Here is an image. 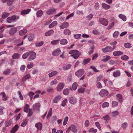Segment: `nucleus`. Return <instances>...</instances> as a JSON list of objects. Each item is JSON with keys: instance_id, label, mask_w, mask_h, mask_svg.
Wrapping results in <instances>:
<instances>
[{"instance_id": "obj_43", "label": "nucleus", "mask_w": 133, "mask_h": 133, "mask_svg": "<svg viewBox=\"0 0 133 133\" xmlns=\"http://www.w3.org/2000/svg\"><path fill=\"white\" fill-rule=\"evenodd\" d=\"M37 17H41L43 14V11L41 10H39L37 12Z\"/></svg>"}, {"instance_id": "obj_54", "label": "nucleus", "mask_w": 133, "mask_h": 133, "mask_svg": "<svg viewBox=\"0 0 133 133\" xmlns=\"http://www.w3.org/2000/svg\"><path fill=\"white\" fill-rule=\"evenodd\" d=\"M95 48L94 45H92L90 48V49L91 50L89 51V55L92 54L94 52V49Z\"/></svg>"}, {"instance_id": "obj_13", "label": "nucleus", "mask_w": 133, "mask_h": 133, "mask_svg": "<svg viewBox=\"0 0 133 133\" xmlns=\"http://www.w3.org/2000/svg\"><path fill=\"white\" fill-rule=\"evenodd\" d=\"M69 26V23L68 22L63 23L59 27L61 29H63L68 27Z\"/></svg>"}, {"instance_id": "obj_37", "label": "nucleus", "mask_w": 133, "mask_h": 133, "mask_svg": "<svg viewBox=\"0 0 133 133\" xmlns=\"http://www.w3.org/2000/svg\"><path fill=\"white\" fill-rule=\"evenodd\" d=\"M59 39L54 40L51 41V44L53 45H56L59 42Z\"/></svg>"}, {"instance_id": "obj_45", "label": "nucleus", "mask_w": 133, "mask_h": 133, "mask_svg": "<svg viewBox=\"0 0 133 133\" xmlns=\"http://www.w3.org/2000/svg\"><path fill=\"white\" fill-rule=\"evenodd\" d=\"M52 108H50L48 113V115H47L46 118H48L50 116H51V115H52Z\"/></svg>"}, {"instance_id": "obj_59", "label": "nucleus", "mask_w": 133, "mask_h": 133, "mask_svg": "<svg viewBox=\"0 0 133 133\" xmlns=\"http://www.w3.org/2000/svg\"><path fill=\"white\" fill-rule=\"evenodd\" d=\"M90 68L96 72H97L99 71L94 66H91L90 67Z\"/></svg>"}, {"instance_id": "obj_3", "label": "nucleus", "mask_w": 133, "mask_h": 133, "mask_svg": "<svg viewBox=\"0 0 133 133\" xmlns=\"http://www.w3.org/2000/svg\"><path fill=\"white\" fill-rule=\"evenodd\" d=\"M108 94V92L107 90L103 89L100 91L99 94L101 96L103 97L106 96Z\"/></svg>"}, {"instance_id": "obj_22", "label": "nucleus", "mask_w": 133, "mask_h": 133, "mask_svg": "<svg viewBox=\"0 0 133 133\" xmlns=\"http://www.w3.org/2000/svg\"><path fill=\"white\" fill-rule=\"evenodd\" d=\"M35 126L38 129L41 130L42 129V124L40 122L35 124Z\"/></svg>"}, {"instance_id": "obj_6", "label": "nucleus", "mask_w": 133, "mask_h": 133, "mask_svg": "<svg viewBox=\"0 0 133 133\" xmlns=\"http://www.w3.org/2000/svg\"><path fill=\"white\" fill-rule=\"evenodd\" d=\"M103 52L104 53L110 52H111V46H108L102 49Z\"/></svg>"}, {"instance_id": "obj_7", "label": "nucleus", "mask_w": 133, "mask_h": 133, "mask_svg": "<svg viewBox=\"0 0 133 133\" xmlns=\"http://www.w3.org/2000/svg\"><path fill=\"white\" fill-rule=\"evenodd\" d=\"M41 105L39 103H36L33 105V109L39 111Z\"/></svg>"}, {"instance_id": "obj_16", "label": "nucleus", "mask_w": 133, "mask_h": 133, "mask_svg": "<svg viewBox=\"0 0 133 133\" xmlns=\"http://www.w3.org/2000/svg\"><path fill=\"white\" fill-rule=\"evenodd\" d=\"M113 55L115 56H118L123 54V52L120 51H116L113 53Z\"/></svg>"}, {"instance_id": "obj_32", "label": "nucleus", "mask_w": 133, "mask_h": 133, "mask_svg": "<svg viewBox=\"0 0 133 133\" xmlns=\"http://www.w3.org/2000/svg\"><path fill=\"white\" fill-rule=\"evenodd\" d=\"M91 59L90 58H88L87 59L84 60L82 64L84 65H85L89 63Z\"/></svg>"}, {"instance_id": "obj_19", "label": "nucleus", "mask_w": 133, "mask_h": 133, "mask_svg": "<svg viewBox=\"0 0 133 133\" xmlns=\"http://www.w3.org/2000/svg\"><path fill=\"white\" fill-rule=\"evenodd\" d=\"M16 17H8L7 19V21L9 23L15 21Z\"/></svg>"}, {"instance_id": "obj_42", "label": "nucleus", "mask_w": 133, "mask_h": 133, "mask_svg": "<svg viewBox=\"0 0 133 133\" xmlns=\"http://www.w3.org/2000/svg\"><path fill=\"white\" fill-rule=\"evenodd\" d=\"M119 114V111L116 110L115 111L112 112V116L113 117H115L118 115Z\"/></svg>"}, {"instance_id": "obj_39", "label": "nucleus", "mask_w": 133, "mask_h": 133, "mask_svg": "<svg viewBox=\"0 0 133 133\" xmlns=\"http://www.w3.org/2000/svg\"><path fill=\"white\" fill-rule=\"evenodd\" d=\"M11 72V70L10 69H7L5 70L3 72V74L7 75L9 74Z\"/></svg>"}, {"instance_id": "obj_34", "label": "nucleus", "mask_w": 133, "mask_h": 133, "mask_svg": "<svg viewBox=\"0 0 133 133\" xmlns=\"http://www.w3.org/2000/svg\"><path fill=\"white\" fill-rule=\"evenodd\" d=\"M64 33L66 35H69L71 34V32L69 29H67L64 30Z\"/></svg>"}, {"instance_id": "obj_52", "label": "nucleus", "mask_w": 133, "mask_h": 133, "mask_svg": "<svg viewBox=\"0 0 133 133\" xmlns=\"http://www.w3.org/2000/svg\"><path fill=\"white\" fill-rule=\"evenodd\" d=\"M109 103L107 102H105L102 105V107L104 108H105V107H109Z\"/></svg>"}, {"instance_id": "obj_21", "label": "nucleus", "mask_w": 133, "mask_h": 133, "mask_svg": "<svg viewBox=\"0 0 133 133\" xmlns=\"http://www.w3.org/2000/svg\"><path fill=\"white\" fill-rule=\"evenodd\" d=\"M102 6L103 8L106 10H107L110 8V6L107 5L105 3H102Z\"/></svg>"}, {"instance_id": "obj_1", "label": "nucleus", "mask_w": 133, "mask_h": 133, "mask_svg": "<svg viewBox=\"0 0 133 133\" xmlns=\"http://www.w3.org/2000/svg\"><path fill=\"white\" fill-rule=\"evenodd\" d=\"M69 54L72 55L71 56L73 57L75 59L77 58L80 56L79 51L77 50H71L69 52Z\"/></svg>"}, {"instance_id": "obj_56", "label": "nucleus", "mask_w": 133, "mask_h": 133, "mask_svg": "<svg viewBox=\"0 0 133 133\" xmlns=\"http://www.w3.org/2000/svg\"><path fill=\"white\" fill-rule=\"evenodd\" d=\"M124 46L127 48H129L131 47V45L129 43H124Z\"/></svg>"}, {"instance_id": "obj_46", "label": "nucleus", "mask_w": 133, "mask_h": 133, "mask_svg": "<svg viewBox=\"0 0 133 133\" xmlns=\"http://www.w3.org/2000/svg\"><path fill=\"white\" fill-rule=\"evenodd\" d=\"M114 22H112L110 24V25H109L107 28L108 30H109L111 28H113L114 25Z\"/></svg>"}, {"instance_id": "obj_49", "label": "nucleus", "mask_w": 133, "mask_h": 133, "mask_svg": "<svg viewBox=\"0 0 133 133\" xmlns=\"http://www.w3.org/2000/svg\"><path fill=\"white\" fill-rule=\"evenodd\" d=\"M97 87L99 89H101L103 87L101 83L100 82H97L96 84Z\"/></svg>"}, {"instance_id": "obj_50", "label": "nucleus", "mask_w": 133, "mask_h": 133, "mask_svg": "<svg viewBox=\"0 0 133 133\" xmlns=\"http://www.w3.org/2000/svg\"><path fill=\"white\" fill-rule=\"evenodd\" d=\"M29 52H26L23 55H22V58L23 59H26L28 57V56L29 55Z\"/></svg>"}, {"instance_id": "obj_8", "label": "nucleus", "mask_w": 133, "mask_h": 133, "mask_svg": "<svg viewBox=\"0 0 133 133\" xmlns=\"http://www.w3.org/2000/svg\"><path fill=\"white\" fill-rule=\"evenodd\" d=\"M100 22L102 24L105 26L108 25V22L106 19L102 18H101L99 19Z\"/></svg>"}, {"instance_id": "obj_30", "label": "nucleus", "mask_w": 133, "mask_h": 133, "mask_svg": "<svg viewBox=\"0 0 133 133\" xmlns=\"http://www.w3.org/2000/svg\"><path fill=\"white\" fill-rule=\"evenodd\" d=\"M68 43L67 40L65 39H62L60 42V43L62 45L66 44Z\"/></svg>"}, {"instance_id": "obj_5", "label": "nucleus", "mask_w": 133, "mask_h": 133, "mask_svg": "<svg viewBox=\"0 0 133 133\" xmlns=\"http://www.w3.org/2000/svg\"><path fill=\"white\" fill-rule=\"evenodd\" d=\"M65 86V84L64 83L60 82L59 83L57 87V90L58 91H62Z\"/></svg>"}, {"instance_id": "obj_28", "label": "nucleus", "mask_w": 133, "mask_h": 133, "mask_svg": "<svg viewBox=\"0 0 133 133\" xmlns=\"http://www.w3.org/2000/svg\"><path fill=\"white\" fill-rule=\"evenodd\" d=\"M55 11V9H51L48 10L46 12V13L48 15H51L54 13Z\"/></svg>"}, {"instance_id": "obj_48", "label": "nucleus", "mask_w": 133, "mask_h": 133, "mask_svg": "<svg viewBox=\"0 0 133 133\" xmlns=\"http://www.w3.org/2000/svg\"><path fill=\"white\" fill-rule=\"evenodd\" d=\"M118 103L116 101H113L112 102V107L114 108L117 106L118 105Z\"/></svg>"}, {"instance_id": "obj_36", "label": "nucleus", "mask_w": 133, "mask_h": 133, "mask_svg": "<svg viewBox=\"0 0 133 133\" xmlns=\"http://www.w3.org/2000/svg\"><path fill=\"white\" fill-rule=\"evenodd\" d=\"M97 131V130L96 129L91 128H90L89 130L88 131L89 132H91V133H96Z\"/></svg>"}, {"instance_id": "obj_2", "label": "nucleus", "mask_w": 133, "mask_h": 133, "mask_svg": "<svg viewBox=\"0 0 133 133\" xmlns=\"http://www.w3.org/2000/svg\"><path fill=\"white\" fill-rule=\"evenodd\" d=\"M29 54L30 55V57L28 58V59L29 61H31L35 59L36 56V54L32 51H30L29 52Z\"/></svg>"}, {"instance_id": "obj_44", "label": "nucleus", "mask_w": 133, "mask_h": 133, "mask_svg": "<svg viewBox=\"0 0 133 133\" xmlns=\"http://www.w3.org/2000/svg\"><path fill=\"white\" fill-rule=\"evenodd\" d=\"M68 117L67 116H66L65 118L63 124V125H65L66 124L68 120Z\"/></svg>"}, {"instance_id": "obj_58", "label": "nucleus", "mask_w": 133, "mask_h": 133, "mask_svg": "<svg viewBox=\"0 0 133 133\" xmlns=\"http://www.w3.org/2000/svg\"><path fill=\"white\" fill-rule=\"evenodd\" d=\"M90 124V122L88 120H86L84 123V125L85 127H88Z\"/></svg>"}, {"instance_id": "obj_55", "label": "nucleus", "mask_w": 133, "mask_h": 133, "mask_svg": "<svg viewBox=\"0 0 133 133\" xmlns=\"http://www.w3.org/2000/svg\"><path fill=\"white\" fill-rule=\"evenodd\" d=\"M95 124L96 126L97 127L99 130H101V127L100 126L99 123L98 122H96L95 123Z\"/></svg>"}, {"instance_id": "obj_35", "label": "nucleus", "mask_w": 133, "mask_h": 133, "mask_svg": "<svg viewBox=\"0 0 133 133\" xmlns=\"http://www.w3.org/2000/svg\"><path fill=\"white\" fill-rule=\"evenodd\" d=\"M57 73V72L56 71H54L51 72L48 75L50 77H51L54 76Z\"/></svg>"}, {"instance_id": "obj_63", "label": "nucleus", "mask_w": 133, "mask_h": 133, "mask_svg": "<svg viewBox=\"0 0 133 133\" xmlns=\"http://www.w3.org/2000/svg\"><path fill=\"white\" fill-rule=\"evenodd\" d=\"M13 1L14 0H8L7 4L8 5H10L12 4Z\"/></svg>"}, {"instance_id": "obj_60", "label": "nucleus", "mask_w": 133, "mask_h": 133, "mask_svg": "<svg viewBox=\"0 0 133 133\" xmlns=\"http://www.w3.org/2000/svg\"><path fill=\"white\" fill-rule=\"evenodd\" d=\"M5 109L4 107L3 106L0 107V115H2L3 114V110Z\"/></svg>"}, {"instance_id": "obj_27", "label": "nucleus", "mask_w": 133, "mask_h": 133, "mask_svg": "<svg viewBox=\"0 0 133 133\" xmlns=\"http://www.w3.org/2000/svg\"><path fill=\"white\" fill-rule=\"evenodd\" d=\"M71 65L70 64H69L66 65L64 66L63 67V68L64 70H66L70 69L71 68Z\"/></svg>"}, {"instance_id": "obj_20", "label": "nucleus", "mask_w": 133, "mask_h": 133, "mask_svg": "<svg viewBox=\"0 0 133 133\" xmlns=\"http://www.w3.org/2000/svg\"><path fill=\"white\" fill-rule=\"evenodd\" d=\"M30 11L31 9H28L26 10H24L21 12V14L22 15L27 14L30 12Z\"/></svg>"}, {"instance_id": "obj_61", "label": "nucleus", "mask_w": 133, "mask_h": 133, "mask_svg": "<svg viewBox=\"0 0 133 133\" xmlns=\"http://www.w3.org/2000/svg\"><path fill=\"white\" fill-rule=\"evenodd\" d=\"M81 34H77L74 35V37L76 39H78L81 37Z\"/></svg>"}, {"instance_id": "obj_14", "label": "nucleus", "mask_w": 133, "mask_h": 133, "mask_svg": "<svg viewBox=\"0 0 133 133\" xmlns=\"http://www.w3.org/2000/svg\"><path fill=\"white\" fill-rule=\"evenodd\" d=\"M61 99V96L59 95L56 96L54 99L53 101V102L54 103H57Z\"/></svg>"}, {"instance_id": "obj_24", "label": "nucleus", "mask_w": 133, "mask_h": 133, "mask_svg": "<svg viewBox=\"0 0 133 133\" xmlns=\"http://www.w3.org/2000/svg\"><path fill=\"white\" fill-rule=\"evenodd\" d=\"M71 130L74 132H77V130L76 126L74 125H72L70 127Z\"/></svg>"}, {"instance_id": "obj_47", "label": "nucleus", "mask_w": 133, "mask_h": 133, "mask_svg": "<svg viewBox=\"0 0 133 133\" xmlns=\"http://www.w3.org/2000/svg\"><path fill=\"white\" fill-rule=\"evenodd\" d=\"M85 90V89L83 88H79L78 90V92L82 94L84 93Z\"/></svg>"}, {"instance_id": "obj_57", "label": "nucleus", "mask_w": 133, "mask_h": 133, "mask_svg": "<svg viewBox=\"0 0 133 133\" xmlns=\"http://www.w3.org/2000/svg\"><path fill=\"white\" fill-rule=\"evenodd\" d=\"M128 123L126 122H124L122 124L121 127L123 129H126Z\"/></svg>"}, {"instance_id": "obj_41", "label": "nucleus", "mask_w": 133, "mask_h": 133, "mask_svg": "<svg viewBox=\"0 0 133 133\" xmlns=\"http://www.w3.org/2000/svg\"><path fill=\"white\" fill-rule=\"evenodd\" d=\"M43 42L41 41L35 43V45L37 47L40 46L42 45L43 44Z\"/></svg>"}, {"instance_id": "obj_15", "label": "nucleus", "mask_w": 133, "mask_h": 133, "mask_svg": "<svg viewBox=\"0 0 133 133\" xmlns=\"http://www.w3.org/2000/svg\"><path fill=\"white\" fill-rule=\"evenodd\" d=\"M121 72L119 70H117L113 72V75L115 77L120 76Z\"/></svg>"}, {"instance_id": "obj_38", "label": "nucleus", "mask_w": 133, "mask_h": 133, "mask_svg": "<svg viewBox=\"0 0 133 133\" xmlns=\"http://www.w3.org/2000/svg\"><path fill=\"white\" fill-rule=\"evenodd\" d=\"M69 89H66L63 90V94L65 95H67L69 94Z\"/></svg>"}, {"instance_id": "obj_40", "label": "nucleus", "mask_w": 133, "mask_h": 133, "mask_svg": "<svg viewBox=\"0 0 133 133\" xmlns=\"http://www.w3.org/2000/svg\"><path fill=\"white\" fill-rule=\"evenodd\" d=\"M78 84L76 82H74L72 85V88L73 90H76Z\"/></svg>"}, {"instance_id": "obj_11", "label": "nucleus", "mask_w": 133, "mask_h": 133, "mask_svg": "<svg viewBox=\"0 0 133 133\" xmlns=\"http://www.w3.org/2000/svg\"><path fill=\"white\" fill-rule=\"evenodd\" d=\"M54 33V31L52 29H51L46 32L44 35L46 36H48L52 35Z\"/></svg>"}, {"instance_id": "obj_12", "label": "nucleus", "mask_w": 133, "mask_h": 133, "mask_svg": "<svg viewBox=\"0 0 133 133\" xmlns=\"http://www.w3.org/2000/svg\"><path fill=\"white\" fill-rule=\"evenodd\" d=\"M76 98L74 97H71L69 98V102L72 104H75L77 102Z\"/></svg>"}, {"instance_id": "obj_25", "label": "nucleus", "mask_w": 133, "mask_h": 133, "mask_svg": "<svg viewBox=\"0 0 133 133\" xmlns=\"http://www.w3.org/2000/svg\"><path fill=\"white\" fill-rule=\"evenodd\" d=\"M31 76L29 74H27L24 76L22 79L23 82H24L26 80L29 78Z\"/></svg>"}, {"instance_id": "obj_51", "label": "nucleus", "mask_w": 133, "mask_h": 133, "mask_svg": "<svg viewBox=\"0 0 133 133\" xmlns=\"http://www.w3.org/2000/svg\"><path fill=\"white\" fill-rule=\"evenodd\" d=\"M129 57L126 55L123 56L121 57V59L123 60L128 59H129Z\"/></svg>"}, {"instance_id": "obj_26", "label": "nucleus", "mask_w": 133, "mask_h": 133, "mask_svg": "<svg viewBox=\"0 0 133 133\" xmlns=\"http://www.w3.org/2000/svg\"><path fill=\"white\" fill-rule=\"evenodd\" d=\"M57 24V21H54L49 25V27L50 28H52L56 26Z\"/></svg>"}, {"instance_id": "obj_64", "label": "nucleus", "mask_w": 133, "mask_h": 133, "mask_svg": "<svg viewBox=\"0 0 133 133\" xmlns=\"http://www.w3.org/2000/svg\"><path fill=\"white\" fill-rule=\"evenodd\" d=\"M33 66V64L32 63H31L30 64H28L27 67L28 69H30Z\"/></svg>"}, {"instance_id": "obj_33", "label": "nucleus", "mask_w": 133, "mask_h": 133, "mask_svg": "<svg viewBox=\"0 0 133 133\" xmlns=\"http://www.w3.org/2000/svg\"><path fill=\"white\" fill-rule=\"evenodd\" d=\"M28 121V119L26 118H25L24 119L22 123L21 126L23 127H25Z\"/></svg>"}, {"instance_id": "obj_23", "label": "nucleus", "mask_w": 133, "mask_h": 133, "mask_svg": "<svg viewBox=\"0 0 133 133\" xmlns=\"http://www.w3.org/2000/svg\"><path fill=\"white\" fill-rule=\"evenodd\" d=\"M20 57V55L17 53H14L12 56V57L13 59H18Z\"/></svg>"}, {"instance_id": "obj_9", "label": "nucleus", "mask_w": 133, "mask_h": 133, "mask_svg": "<svg viewBox=\"0 0 133 133\" xmlns=\"http://www.w3.org/2000/svg\"><path fill=\"white\" fill-rule=\"evenodd\" d=\"M17 28H12L9 31V34L11 35H13L17 32Z\"/></svg>"}, {"instance_id": "obj_4", "label": "nucleus", "mask_w": 133, "mask_h": 133, "mask_svg": "<svg viewBox=\"0 0 133 133\" xmlns=\"http://www.w3.org/2000/svg\"><path fill=\"white\" fill-rule=\"evenodd\" d=\"M84 71L83 69H81L76 71L75 75L77 77H79L83 75L84 74Z\"/></svg>"}, {"instance_id": "obj_31", "label": "nucleus", "mask_w": 133, "mask_h": 133, "mask_svg": "<svg viewBox=\"0 0 133 133\" xmlns=\"http://www.w3.org/2000/svg\"><path fill=\"white\" fill-rule=\"evenodd\" d=\"M27 32L26 29H24L21 30L19 32V34L20 35L23 36L25 35Z\"/></svg>"}, {"instance_id": "obj_53", "label": "nucleus", "mask_w": 133, "mask_h": 133, "mask_svg": "<svg viewBox=\"0 0 133 133\" xmlns=\"http://www.w3.org/2000/svg\"><path fill=\"white\" fill-rule=\"evenodd\" d=\"M29 108V105L28 104L26 105L25 107L24 108V111L26 112H28Z\"/></svg>"}, {"instance_id": "obj_10", "label": "nucleus", "mask_w": 133, "mask_h": 133, "mask_svg": "<svg viewBox=\"0 0 133 133\" xmlns=\"http://www.w3.org/2000/svg\"><path fill=\"white\" fill-rule=\"evenodd\" d=\"M61 50L59 49H57L54 50L52 53V55L54 56H57L60 54Z\"/></svg>"}, {"instance_id": "obj_17", "label": "nucleus", "mask_w": 133, "mask_h": 133, "mask_svg": "<svg viewBox=\"0 0 133 133\" xmlns=\"http://www.w3.org/2000/svg\"><path fill=\"white\" fill-rule=\"evenodd\" d=\"M116 97L117 100L119 102L121 103L122 102L123 98L121 94H118L116 95Z\"/></svg>"}, {"instance_id": "obj_29", "label": "nucleus", "mask_w": 133, "mask_h": 133, "mask_svg": "<svg viewBox=\"0 0 133 133\" xmlns=\"http://www.w3.org/2000/svg\"><path fill=\"white\" fill-rule=\"evenodd\" d=\"M0 95L2 96V99L4 101H6L7 99L5 93L4 92H2L0 93Z\"/></svg>"}, {"instance_id": "obj_62", "label": "nucleus", "mask_w": 133, "mask_h": 133, "mask_svg": "<svg viewBox=\"0 0 133 133\" xmlns=\"http://www.w3.org/2000/svg\"><path fill=\"white\" fill-rule=\"evenodd\" d=\"M72 80V75H68L67 78L68 82V83H70Z\"/></svg>"}, {"instance_id": "obj_18", "label": "nucleus", "mask_w": 133, "mask_h": 133, "mask_svg": "<svg viewBox=\"0 0 133 133\" xmlns=\"http://www.w3.org/2000/svg\"><path fill=\"white\" fill-rule=\"evenodd\" d=\"M18 129V125H16L15 127L10 131L11 133H15Z\"/></svg>"}]
</instances>
